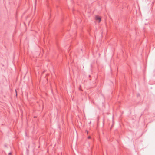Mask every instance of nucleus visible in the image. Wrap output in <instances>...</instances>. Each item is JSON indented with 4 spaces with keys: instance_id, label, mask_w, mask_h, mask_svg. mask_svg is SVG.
<instances>
[{
    "instance_id": "1",
    "label": "nucleus",
    "mask_w": 155,
    "mask_h": 155,
    "mask_svg": "<svg viewBox=\"0 0 155 155\" xmlns=\"http://www.w3.org/2000/svg\"><path fill=\"white\" fill-rule=\"evenodd\" d=\"M95 19L99 22H100L101 21V18L98 16H96L95 17Z\"/></svg>"
},
{
    "instance_id": "2",
    "label": "nucleus",
    "mask_w": 155,
    "mask_h": 155,
    "mask_svg": "<svg viewBox=\"0 0 155 155\" xmlns=\"http://www.w3.org/2000/svg\"><path fill=\"white\" fill-rule=\"evenodd\" d=\"M15 92H16V96H17V91H16V90H15Z\"/></svg>"
},
{
    "instance_id": "3",
    "label": "nucleus",
    "mask_w": 155,
    "mask_h": 155,
    "mask_svg": "<svg viewBox=\"0 0 155 155\" xmlns=\"http://www.w3.org/2000/svg\"><path fill=\"white\" fill-rule=\"evenodd\" d=\"M88 138L89 139H90V138H91V137H90V136H89V137H88Z\"/></svg>"
},
{
    "instance_id": "4",
    "label": "nucleus",
    "mask_w": 155,
    "mask_h": 155,
    "mask_svg": "<svg viewBox=\"0 0 155 155\" xmlns=\"http://www.w3.org/2000/svg\"><path fill=\"white\" fill-rule=\"evenodd\" d=\"M11 154V153H9V155H10Z\"/></svg>"
}]
</instances>
